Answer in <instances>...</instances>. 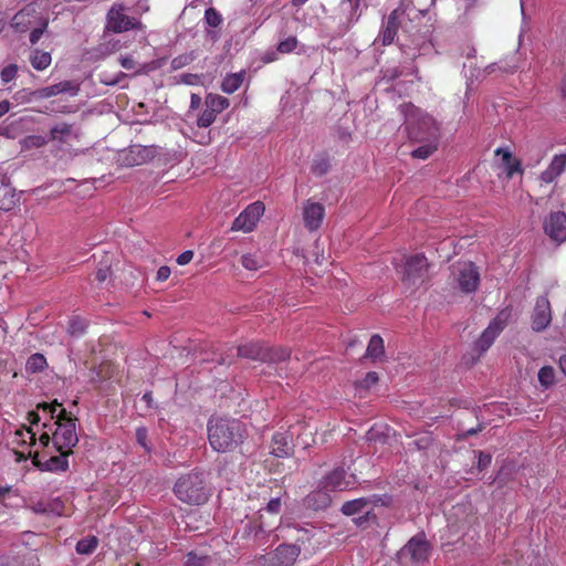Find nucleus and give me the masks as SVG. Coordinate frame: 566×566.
Returning a JSON list of instances; mask_svg holds the SVG:
<instances>
[{"instance_id": "nucleus-16", "label": "nucleus", "mask_w": 566, "mask_h": 566, "mask_svg": "<svg viewBox=\"0 0 566 566\" xmlns=\"http://www.w3.org/2000/svg\"><path fill=\"white\" fill-rule=\"evenodd\" d=\"M430 545L423 534H417L402 547L401 556H408L415 563L424 562L429 557Z\"/></svg>"}, {"instance_id": "nucleus-47", "label": "nucleus", "mask_w": 566, "mask_h": 566, "mask_svg": "<svg viewBox=\"0 0 566 566\" xmlns=\"http://www.w3.org/2000/svg\"><path fill=\"white\" fill-rule=\"evenodd\" d=\"M109 364H102L99 365L97 370L92 371L91 379L92 381H103L109 377Z\"/></svg>"}, {"instance_id": "nucleus-14", "label": "nucleus", "mask_w": 566, "mask_h": 566, "mask_svg": "<svg viewBox=\"0 0 566 566\" xmlns=\"http://www.w3.org/2000/svg\"><path fill=\"white\" fill-rule=\"evenodd\" d=\"M545 233L556 243L560 244L566 241V213L556 211L549 213L544 221Z\"/></svg>"}, {"instance_id": "nucleus-25", "label": "nucleus", "mask_w": 566, "mask_h": 566, "mask_svg": "<svg viewBox=\"0 0 566 566\" xmlns=\"http://www.w3.org/2000/svg\"><path fill=\"white\" fill-rule=\"evenodd\" d=\"M34 13L35 8L32 4H28L14 14L11 21V25L19 32L27 31L29 25L32 23L30 18L33 17Z\"/></svg>"}, {"instance_id": "nucleus-21", "label": "nucleus", "mask_w": 566, "mask_h": 566, "mask_svg": "<svg viewBox=\"0 0 566 566\" xmlns=\"http://www.w3.org/2000/svg\"><path fill=\"white\" fill-rule=\"evenodd\" d=\"M566 170V154L555 155L548 167L539 175V180L544 184L554 182Z\"/></svg>"}, {"instance_id": "nucleus-37", "label": "nucleus", "mask_w": 566, "mask_h": 566, "mask_svg": "<svg viewBox=\"0 0 566 566\" xmlns=\"http://www.w3.org/2000/svg\"><path fill=\"white\" fill-rule=\"evenodd\" d=\"M426 144L419 146L415 150H412L411 156L418 159H427L429 158L437 149L438 142H424Z\"/></svg>"}, {"instance_id": "nucleus-45", "label": "nucleus", "mask_w": 566, "mask_h": 566, "mask_svg": "<svg viewBox=\"0 0 566 566\" xmlns=\"http://www.w3.org/2000/svg\"><path fill=\"white\" fill-rule=\"evenodd\" d=\"M49 25L48 19H41V23L39 27L34 28L30 33V43L32 45L36 44L43 33L46 31Z\"/></svg>"}, {"instance_id": "nucleus-43", "label": "nucleus", "mask_w": 566, "mask_h": 566, "mask_svg": "<svg viewBox=\"0 0 566 566\" xmlns=\"http://www.w3.org/2000/svg\"><path fill=\"white\" fill-rule=\"evenodd\" d=\"M297 46V39L295 36H289L285 40L279 42L276 52L287 54L293 52Z\"/></svg>"}, {"instance_id": "nucleus-63", "label": "nucleus", "mask_w": 566, "mask_h": 566, "mask_svg": "<svg viewBox=\"0 0 566 566\" xmlns=\"http://www.w3.org/2000/svg\"><path fill=\"white\" fill-rule=\"evenodd\" d=\"M27 420L29 421L30 424H38L41 420V417L36 411H29Z\"/></svg>"}, {"instance_id": "nucleus-39", "label": "nucleus", "mask_w": 566, "mask_h": 566, "mask_svg": "<svg viewBox=\"0 0 566 566\" xmlns=\"http://www.w3.org/2000/svg\"><path fill=\"white\" fill-rule=\"evenodd\" d=\"M537 377L542 387L549 388L555 382V370L551 366H544L538 370Z\"/></svg>"}, {"instance_id": "nucleus-22", "label": "nucleus", "mask_w": 566, "mask_h": 566, "mask_svg": "<svg viewBox=\"0 0 566 566\" xmlns=\"http://www.w3.org/2000/svg\"><path fill=\"white\" fill-rule=\"evenodd\" d=\"M368 502L365 497L355 499L352 501H346L340 509V512L346 516H352L355 514H364L363 516L356 520L358 525H361L367 521V517L370 515L368 511Z\"/></svg>"}, {"instance_id": "nucleus-32", "label": "nucleus", "mask_w": 566, "mask_h": 566, "mask_svg": "<svg viewBox=\"0 0 566 566\" xmlns=\"http://www.w3.org/2000/svg\"><path fill=\"white\" fill-rule=\"evenodd\" d=\"M205 103L217 115L230 106V101L227 97L212 93L206 96Z\"/></svg>"}, {"instance_id": "nucleus-27", "label": "nucleus", "mask_w": 566, "mask_h": 566, "mask_svg": "<svg viewBox=\"0 0 566 566\" xmlns=\"http://www.w3.org/2000/svg\"><path fill=\"white\" fill-rule=\"evenodd\" d=\"M73 136V126L67 123H57L50 130V139L60 144H67Z\"/></svg>"}, {"instance_id": "nucleus-20", "label": "nucleus", "mask_w": 566, "mask_h": 566, "mask_svg": "<svg viewBox=\"0 0 566 566\" xmlns=\"http://www.w3.org/2000/svg\"><path fill=\"white\" fill-rule=\"evenodd\" d=\"M78 91V86L72 81H64L51 86L42 87L32 92L35 99L50 98L61 93L70 92L75 95Z\"/></svg>"}, {"instance_id": "nucleus-11", "label": "nucleus", "mask_w": 566, "mask_h": 566, "mask_svg": "<svg viewBox=\"0 0 566 566\" xmlns=\"http://www.w3.org/2000/svg\"><path fill=\"white\" fill-rule=\"evenodd\" d=\"M459 289L464 293H473L480 284V273L473 262L459 263L454 270Z\"/></svg>"}, {"instance_id": "nucleus-9", "label": "nucleus", "mask_w": 566, "mask_h": 566, "mask_svg": "<svg viewBox=\"0 0 566 566\" xmlns=\"http://www.w3.org/2000/svg\"><path fill=\"white\" fill-rule=\"evenodd\" d=\"M301 554L297 544H282L268 555L262 556V566H292Z\"/></svg>"}, {"instance_id": "nucleus-6", "label": "nucleus", "mask_w": 566, "mask_h": 566, "mask_svg": "<svg viewBox=\"0 0 566 566\" xmlns=\"http://www.w3.org/2000/svg\"><path fill=\"white\" fill-rule=\"evenodd\" d=\"M511 315L512 310L510 307L501 310L475 342V349L479 350L480 353L486 352L493 345L496 337L506 327L511 318Z\"/></svg>"}, {"instance_id": "nucleus-54", "label": "nucleus", "mask_w": 566, "mask_h": 566, "mask_svg": "<svg viewBox=\"0 0 566 566\" xmlns=\"http://www.w3.org/2000/svg\"><path fill=\"white\" fill-rule=\"evenodd\" d=\"M192 258H193V251H191V250L184 251L181 254L178 255L177 263L179 265H186L192 260Z\"/></svg>"}, {"instance_id": "nucleus-28", "label": "nucleus", "mask_w": 566, "mask_h": 566, "mask_svg": "<svg viewBox=\"0 0 566 566\" xmlns=\"http://www.w3.org/2000/svg\"><path fill=\"white\" fill-rule=\"evenodd\" d=\"M263 363L266 364H277L281 361H285L290 358L291 352L290 349L281 346L276 347H268L264 346V354H263Z\"/></svg>"}, {"instance_id": "nucleus-17", "label": "nucleus", "mask_w": 566, "mask_h": 566, "mask_svg": "<svg viewBox=\"0 0 566 566\" xmlns=\"http://www.w3.org/2000/svg\"><path fill=\"white\" fill-rule=\"evenodd\" d=\"M353 485L354 481L346 479V471L343 468L333 470L321 482V486L328 492L345 491Z\"/></svg>"}, {"instance_id": "nucleus-5", "label": "nucleus", "mask_w": 566, "mask_h": 566, "mask_svg": "<svg viewBox=\"0 0 566 566\" xmlns=\"http://www.w3.org/2000/svg\"><path fill=\"white\" fill-rule=\"evenodd\" d=\"M59 455H48L44 452L41 453L39 451L31 452L29 451L28 455L23 452H17L18 460L31 458L32 464L40 469L41 471L49 472H64L69 469V460L67 457L71 454L70 452L63 450H56Z\"/></svg>"}, {"instance_id": "nucleus-8", "label": "nucleus", "mask_w": 566, "mask_h": 566, "mask_svg": "<svg viewBox=\"0 0 566 566\" xmlns=\"http://www.w3.org/2000/svg\"><path fill=\"white\" fill-rule=\"evenodd\" d=\"M265 211V206L261 201L250 203L240 214L233 220L231 231H242L244 233L252 232L256 227L260 218Z\"/></svg>"}, {"instance_id": "nucleus-49", "label": "nucleus", "mask_w": 566, "mask_h": 566, "mask_svg": "<svg viewBox=\"0 0 566 566\" xmlns=\"http://www.w3.org/2000/svg\"><path fill=\"white\" fill-rule=\"evenodd\" d=\"M32 92L33 91L29 90L18 91L13 94L12 99L17 102V104L30 103L32 99H35Z\"/></svg>"}, {"instance_id": "nucleus-33", "label": "nucleus", "mask_w": 566, "mask_h": 566, "mask_svg": "<svg viewBox=\"0 0 566 566\" xmlns=\"http://www.w3.org/2000/svg\"><path fill=\"white\" fill-rule=\"evenodd\" d=\"M48 367L46 358L43 354L35 353L31 355L27 363H25V369L28 373L35 374L41 373Z\"/></svg>"}, {"instance_id": "nucleus-24", "label": "nucleus", "mask_w": 566, "mask_h": 566, "mask_svg": "<svg viewBox=\"0 0 566 566\" xmlns=\"http://www.w3.org/2000/svg\"><path fill=\"white\" fill-rule=\"evenodd\" d=\"M328 493V491L321 486L319 490L313 491L306 496V505L315 511L328 507L332 502Z\"/></svg>"}, {"instance_id": "nucleus-55", "label": "nucleus", "mask_w": 566, "mask_h": 566, "mask_svg": "<svg viewBox=\"0 0 566 566\" xmlns=\"http://www.w3.org/2000/svg\"><path fill=\"white\" fill-rule=\"evenodd\" d=\"M170 268L169 266H160L157 271V274H156V280L159 281V282H164L166 280H168V277L170 276Z\"/></svg>"}, {"instance_id": "nucleus-26", "label": "nucleus", "mask_w": 566, "mask_h": 566, "mask_svg": "<svg viewBox=\"0 0 566 566\" xmlns=\"http://www.w3.org/2000/svg\"><path fill=\"white\" fill-rule=\"evenodd\" d=\"M495 154L502 155L503 164L505 165L506 176L509 178H512L514 174L523 172L521 161L516 158H513V155L511 151L503 149V148H497L495 150Z\"/></svg>"}, {"instance_id": "nucleus-42", "label": "nucleus", "mask_w": 566, "mask_h": 566, "mask_svg": "<svg viewBox=\"0 0 566 566\" xmlns=\"http://www.w3.org/2000/svg\"><path fill=\"white\" fill-rule=\"evenodd\" d=\"M216 118L217 114L206 106L203 112L198 117L197 125L200 128H207L216 120Z\"/></svg>"}, {"instance_id": "nucleus-18", "label": "nucleus", "mask_w": 566, "mask_h": 566, "mask_svg": "<svg viewBox=\"0 0 566 566\" xmlns=\"http://www.w3.org/2000/svg\"><path fill=\"white\" fill-rule=\"evenodd\" d=\"M552 322L551 305L547 298L536 301L532 315V328L535 332H542L548 327Z\"/></svg>"}, {"instance_id": "nucleus-15", "label": "nucleus", "mask_w": 566, "mask_h": 566, "mask_svg": "<svg viewBox=\"0 0 566 566\" xmlns=\"http://www.w3.org/2000/svg\"><path fill=\"white\" fill-rule=\"evenodd\" d=\"M304 227L314 232L319 229L325 217V207L319 202L307 199L302 209Z\"/></svg>"}, {"instance_id": "nucleus-4", "label": "nucleus", "mask_w": 566, "mask_h": 566, "mask_svg": "<svg viewBox=\"0 0 566 566\" xmlns=\"http://www.w3.org/2000/svg\"><path fill=\"white\" fill-rule=\"evenodd\" d=\"M406 129L409 139L418 143L438 142L440 136V127L437 120L420 109L408 115Z\"/></svg>"}, {"instance_id": "nucleus-30", "label": "nucleus", "mask_w": 566, "mask_h": 566, "mask_svg": "<svg viewBox=\"0 0 566 566\" xmlns=\"http://www.w3.org/2000/svg\"><path fill=\"white\" fill-rule=\"evenodd\" d=\"M52 56L49 52L35 49L30 54V63L36 71H43L50 66Z\"/></svg>"}, {"instance_id": "nucleus-64", "label": "nucleus", "mask_w": 566, "mask_h": 566, "mask_svg": "<svg viewBox=\"0 0 566 566\" xmlns=\"http://www.w3.org/2000/svg\"><path fill=\"white\" fill-rule=\"evenodd\" d=\"M10 106L11 104L7 99L0 102V118L9 112Z\"/></svg>"}, {"instance_id": "nucleus-58", "label": "nucleus", "mask_w": 566, "mask_h": 566, "mask_svg": "<svg viewBox=\"0 0 566 566\" xmlns=\"http://www.w3.org/2000/svg\"><path fill=\"white\" fill-rule=\"evenodd\" d=\"M378 380H379L378 374L375 371H369L366 374V376L364 378V384L366 387H370L373 385H376L378 382Z\"/></svg>"}, {"instance_id": "nucleus-2", "label": "nucleus", "mask_w": 566, "mask_h": 566, "mask_svg": "<svg viewBox=\"0 0 566 566\" xmlns=\"http://www.w3.org/2000/svg\"><path fill=\"white\" fill-rule=\"evenodd\" d=\"M38 409L48 413L51 419H55L54 426L56 428L52 433L54 449L72 453L73 448L78 442L76 433L77 418L73 417L70 411H66L56 400L52 403H40Z\"/></svg>"}, {"instance_id": "nucleus-53", "label": "nucleus", "mask_w": 566, "mask_h": 566, "mask_svg": "<svg viewBox=\"0 0 566 566\" xmlns=\"http://www.w3.org/2000/svg\"><path fill=\"white\" fill-rule=\"evenodd\" d=\"M69 331L72 335H78L84 332V325L80 319H72L70 322Z\"/></svg>"}, {"instance_id": "nucleus-7", "label": "nucleus", "mask_w": 566, "mask_h": 566, "mask_svg": "<svg viewBox=\"0 0 566 566\" xmlns=\"http://www.w3.org/2000/svg\"><path fill=\"white\" fill-rule=\"evenodd\" d=\"M126 8L122 3H114L106 14V29L114 33H123L129 30L139 29L142 23L125 14Z\"/></svg>"}, {"instance_id": "nucleus-48", "label": "nucleus", "mask_w": 566, "mask_h": 566, "mask_svg": "<svg viewBox=\"0 0 566 566\" xmlns=\"http://www.w3.org/2000/svg\"><path fill=\"white\" fill-rule=\"evenodd\" d=\"M207 560V556H198L196 553L190 552L186 556L185 566H203Z\"/></svg>"}, {"instance_id": "nucleus-50", "label": "nucleus", "mask_w": 566, "mask_h": 566, "mask_svg": "<svg viewBox=\"0 0 566 566\" xmlns=\"http://www.w3.org/2000/svg\"><path fill=\"white\" fill-rule=\"evenodd\" d=\"M136 441L145 450H147V451L149 450L148 442H147L148 441V432H147L146 428L140 427V428L136 429Z\"/></svg>"}, {"instance_id": "nucleus-1", "label": "nucleus", "mask_w": 566, "mask_h": 566, "mask_svg": "<svg viewBox=\"0 0 566 566\" xmlns=\"http://www.w3.org/2000/svg\"><path fill=\"white\" fill-rule=\"evenodd\" d=\"M209 444L219 453L232 452L248 437L245 424L239 419L211 417L207 424Z\"/></svg>"}, {"instance_id": "nucleus-46", "label": "nucleus", "mask_w": 566, "mask_h": 566, "mask_svg": "<svg viewBox=\"0 0 566 566\" xmlns=\"http://www.w3.org/2000/svg\"><path fill=\"white\" fill-rule=\"evenodd\" d=\"M18 74V65L9 64L1 70L0 77L3 84L13 81Z\"/></svg>"}, {"instance_id": "nucleus-57", "label": "nucleus", "mask_w": 566, "mask_h": 566, "mask_svg": "<svg viewBox=\"0 0 566 566\" xmlns=\"http://www.w3.org/2000/svg\"><path fill=\"white\" fill-rule=\"evenodd\" d=\"M491 461H492V457L490 454L479 452L478 468L480 470H484L488 465H490Z\"/></svg>"}, {"instance_id": "nucleus-13", "label": "nucleus", "mask_w": 566, "mask_h": 566, "mask_svg": "<svg viewBox=\"0 0 566 566\" xmlns=\"http://www.w3.org/2000/svg\"><path fill=\"white\" fill-rule=\"evenodd\" d=\"M230 352H233V348L229 349ZM264 354V346L260 343H249L241 346H238L235 348V356L248 358L251 360H259L263 363V356ZM234 354H227L226 356L221 355L217 363L219 365H231L233 361Z\"/></svg>"}, {"instance_id": "nucleus-56", "label": "nucleus", "mask_w": 566, "mask_h": 566, "mask_svg": "<svg viewBox=\"0 0 566 566\" xmlns=\"http://www.w3.org/2000/svg\"><path fill=\"white\" fill-rule=\"evenodd\" d=\"M119 64L122 65V67L128 71L134 70L136 66V62L133 59V56H120Z\"/></svg>"}, {"instance_id": "nucleus-44", "label": "nucleus", "mask_w": 566, "mask_h": 566, "mask_svg": "<svg viewBox=\"0 0 566 566\" xmlns=\"http://www.w3.org/2000/svg\"><path fill=\"white\" fill-rule=\"evenodd\" d=\"M241 264L244 269L256 271L261 268V261L254 254H243L241 256Z\"/></svg>"}, {"instance_id": "nucleus-10", "label": "nucleus", "mask_w": 566, "mask_h": 566, "mask_svg": "<svg viewBox=\"0 0 566 566\" xmlns=\"http://www.w3.org/2000/svg\"><path fill=\"white\" fill-rule=\"evenodd\" d=\"M428 261L423 254H415L406 260L402 281L416 286L424 282L428 274Z\"/></svg>"}, {"instance_id": "nucleus-35", "label": "nucleus", "mask_w": 566, "mask_h": 566, "mask_svg": "<svg viewBox=\"0 0 566 566\" xmlns=\"http://www.w3.org/2000/svg\"><path fill=\"white\" fill-rule=\"evenodd\" d=\"M384 354V340L378 335L375 334L371 336L368 346H367V356L376 359L379 358Z\"/></svg>"}, {"instance_id": "nucleus-31", "label": "nucleus", "mask_w": 566, "mask_h": 566, "mask_svg": "<svg viewBox=\"0 0 566 566\" xmlns=\"http://www.w3.org/2000/svg\"><path fill=\"white\" fill-rule=\"evenodd\" d=\"M331 169V159L327 154H318L314 157L311 171L317 177L326 175Z\"/></svg>"}, {"instance_id": "nucleus-38", "label": "nucleus", "mask_w": 566, "mask_h": 566, "mask_svg": "<svg viewBox=\"0 0 566 566\" xmlns=\"http://www.w3.org/2000/svg\"><path fill=\"white\" fill-rule=\"evenodd\" d=\"M48 144V139L41 135H28L21 140V146L25 150L41 148Z\"/></svg>"}, {"instance_id": "nucleus-59", "label": "nucleus", "mask_w": 566, "mask_h": 566, "mask_svg": "<svg viewBox=\"0 0 566 566\" xmlns=\"http://www.w3.org/2000/svg\"><path fill=\"white\" fill-rule=\"evenodd\" d=\"M276 60H277V52H275V51H268L261 57V61L264 64L272 63V62H274Z\"/></svg>"}, {"instance_id": "nucleus-12", "label": "nucleus", "mask_w": 566, "mask_h": 566, "mask_svg": "<svg viewBox=\"0 0 566 566\" xmlns=\"http://www.w3.org/2000/svg\"><path fill=\"white\" fill-rule=\"evenodd\" d=\"M406 10L402 4L394 9L387 17L386 23L382 25L378 34V41L384 45L394 43L401 25L400 19L405 15Z\"/></svg>"}, {"instance_id": "nucleus-62", "label": "nucleus", "mask_w": 566, "mask_h": 566, "mask_svg": "<svg viewBox=\"0 0 566 566\" xmlns=\"http://www.w3.org/2000/svg\"><path fill=\"white\" fill-rule=\"evenodd\" d=\"M297 533L300 534L296 538L298 543L304 544L305 542H310L311 536L307 530H297Z\"/></svg>"}, {"instance_id": "nucleus-40", "label": "nucleus", "mask_w": 566, "mask_h": 566, "mask_svg": "<svg viewBox=\"0 0 566 566\" xmlns=\"http://www.w3.org/2000/svg\"><path fill=\"white\" fill-rule=\"evenodd\" d=\"M368 502V511L371 514L375 506H389L391 504V497L389 495H378L373 494L370 496L365 497Z\"/></svg>"}, {"instance_id": "nucleus-34", "label": "nucleus", "mask_w": 566, "mask_h": 566, "mask_svg": "<svg viewBox=\"0 0 566 566\" xmlns=\"http://www.w3.org/2000/svg\"><path fill=\"white\" fill-rule=\"evenodd\" d=\"M17 443L25 444V446H34L36 442L35 432H33L31 427L23 424L20 429L15 431Z\"/></svg>"}, {"instance_id": "nucleus-51", "label": "nucleus", "mask_w": 566, "mask_h": 566, "mask_svg": "<svg viewBox=\"0 0 566 566\" xmlns=\"http://www.w3.org/2000/svg\"><path fill=\"white\" fill-rule=\"evenodd\" d=\"M347 2L350 7V20L358 21L361 13L358 12L361 0H343V3Z\"/></svg>"}, {"instance_id": "nucleus-52", "label": "nucleus", "mask_w": 566, "mask_h": 566, "mask_svg": "<svg viewBox=\"0 0 566 566\" xmlns=\"http://www.w3.org/2000/svg\"><path fill=\"white\" fill-rule=\"evenodd\" d=\"M282 503L279 497L272 499L266 505V511L272 514H279L281 512Z\"/></svg>"}, {"instance_id": "nucleus-29", "label": "nucleus", "mask_w": 566, "mask_h": 566, "mask_svg": "<svg viewBox=\"0 0 566 566\" xmlns=\"http://www.w3.org/2000/svg\"><path fill=\"white\" fill-rule=\"evenodd\" d=\"M244 75L245 71L228 74L221 83L222 92L227 94H232L237 92L244 81Z\"/></svg>"}, {"instance_id": "nucleus-19", "label": "nucleus", "mask_w": 566, "mask_h": 566, "mask_svg": "<svg viewBox=\"0 0 566 566\" xmlns=\"http://www.w3.org/2000/svg\"><path fill=\"white\" fill-rule=\"evenodd\" d=\"M293 432H276L272 437L271 453L277 458L289 457L293 452Z\"/></svg>"}, {"instance_id": "nucleus-23", "label": "nucleus", "mask_w": 566, "mask_h": 566, "mask_svg": "<svg viewBox=\"0 0 566 566\" xmlns=\"http://www.w3.org/2000/svg\"><path fill=\"white\" fill-rule=\"evenodd\" d=\"M18 202L15 190L0 177V210L10 211Z\"/></svg>"}, {"instance_id": "nucleus-3", "label": "nucleus", "mask_w": 566, "mask_h": 566, "mask_svg": "<svg viewBox=\"0 0 566 566\" xmlns=\"http://www.w3.org/2000/svg\"><path fill=\"white\" fill-rule=\"evenodd\" d=\"M174 492L184 503L190 505L205 504L211 495L208 475L205 472L193 470L178 479Z\"/></svg>"}, {"instance_id": "nucleus-61", "label": "nucleus", "mask_w": 566, "mask_h": 566, "mask_svg": "<svg viewBox=\"0 0 566 566\" xmlns=\"http://www.w3.org/2000/svg\"><path fill=\"white\" fill-rule=\"evenodd\" d=\"M50 442H52V436L49 432H43L39 437V443L43 448H48Z\"/></svg>"}, {"instance_id": "nucleus-60", "label": "nucleus", "mask_w": 566, "mask_h": 566, "mask_svg": "<svg viewBox=\"0 0 566 566\" xmlns=\"http://www.w3.org/2000/svg\"><path fill=\"white\" fill-rule=\"evenodd\" d=\"M109 275V269L108 268H101L96 271L95 273V279L98 281V282H104L106 281V279L108 277Z\"/></svg>"}, {"instance_id": "nucleus-41", "label": "nucleus", "mask_w": 566, "mask_h": 566, "mask_svg": "<svg viewBox=\"0 0 566 566\" xmlns=\"http://www.w3.org/2000/svg\"><path fill=\"white\" fill-rule=\"evenodd\" d=\"M205 21L208 25L218 28L221 25L223 19L221 13L218 12L214 8H208L205 12Z\"/></svg>"}, {"instance_id": "nucleus-36", "label": "nucleus", "mask_w": 566, "mask_h": 566, "mask_svg": "<svg viewBox=\"0 0 566 566\" xmlns=\"http://www.w3.org/2000/svg\"><path fill=\"white\" fill-rule=\"evenodd\" d=\"M98 545V539L96 536H87L80 539L76 544V553L81 555H87L93 553Z\"/></svg>"}]
</instances>
